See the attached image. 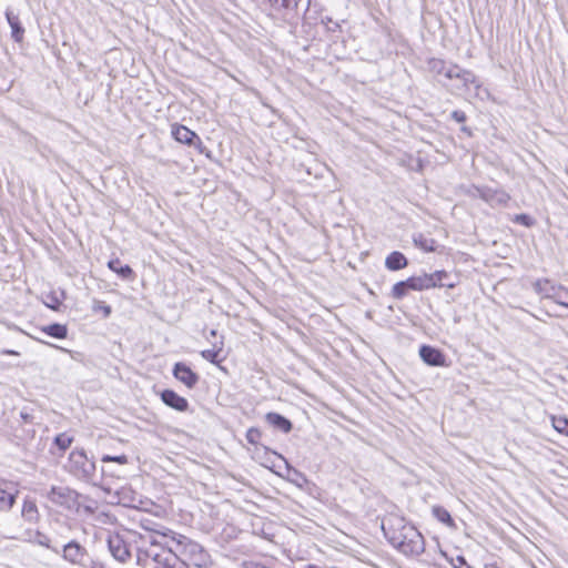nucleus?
<instances>
[{
	"label": "nucleus",
	"mask_w": 568,
	"mask_h": 568,
	"mask_svg": "<svg viewBox=\"0 0 568 568\" xmlns=\"http://www.w3.org/2000/svg\"><path fill=\"white\" fill-rule=\"evenodd\" d=\"M429 70L438 75H444L447 79V71L455 68L456 64H446L440 59H430L428 62Z\"/></svg>",
	"instance_id": "27"
},
{
	"label": "nucleus",
	"mask_w": 568,
	"mask_h": 568,
	"mask_svg": "<svg viewBox=\"0 0 568 568\" xmlns=\"http://www.w3.org/2000/svg\"><path fill=\"white\" fill-rule=\"evenodd\" d=\"M85 555V548H83L79 542L74 540L64 545L62 549L63 558L73 565H80Z\"/></svg>",
	"instance_id": "10"
},
{
	"label": "nucleus",
	"mask_w": 568,
	"mask_h": 568,
	"mask_svg": "<svg viewBox=\"0 0 568 568\" xmlns=\"http://www.w3.org/2000/svg\"><path fill=\"white\" fill-rule=\"evenodd\" d=\"M452 118L458 122V123H462V122H465L466 120V114L464 111H460V110H455L452 112Z\"/></svg>",
	"instance_id": "43"
},
{
	"label": "nucleus",
	"mask_w": 568,
	"mask_h": 568,
	"mask_svg": "<svg viewBox=\"0 0 568 568\" xmlns=\"http://www.w3.org/2000/svg\"><path fill=\"white\" fill-rule=\"evenodd\" d=\"M173 376L184 384L189 389L196 386L200 381V376L191 369L185 363L178 362L174 364L172 369Z\"/></svg>",
	"instance_id": "7"
},
{
	"label": "nucleus",
	"mask_w": 568,
	"mask_h": 568,
	"mask_svg": "<svg viewBox=\"0 0 568 568\" xmlns=\"http://www.w3.org/2000/svg\"><path fill=\"white\" fill-rule=\"evenodd\" d=\"M514 221L525 226L532 225V219L527 214H518L515 216Z\"/></svg>",
	"instance_id": "42"
},
{
	"label": "nucleus",
	"mask_w": 568,
	"mask_h": 568,
	"mask_svg": "<svg viewBox=\"0 0 568 568\" xmlns=\"http://www.w3.org/2000/svg\"><path fill=\"white\" fill-rule=\"evenodd\" d=\"M134 542H141L136 548V564L142 567H146L149 561H154V555H159L155 549L158 547L156 540L151 535H140L136 532L130 534Z\"/></svg>",
	"instance_id": "4"
},
{
	"label": "nucleus",
	"mask_w": 568,
	"mask_h": 568,
	"mask_svg": "<svg viewBox=\"0 0 568 568\" xmlns=\"http://www.w3.org/2000/svg\"><path fill=\"white\" fill-rule=\"evenodd\" d=\"M20 417L26 424H34L36 423V415H34L33 408L23 407L20 410Z\"/></svg>",
	"instance_id": "37"
},
{
	"label": "nucleus",
	"mask_w": 568,
	"mask_h": 568,
	"mask_svg": "<svg viewBox=\"0 0 568 568\" xmlns=\"http://www.w3.org/2000/svg\"><path fill=\"white\" fill-rule=\"evenodd\" d=\"M92 308L94 312H102L104 317H109L111 314V306L100 301H94Z\"/></svg>",
	"instance_id": "39"
},
{
	"label": "nucleus",
	"mask_w": 568,
	"mask_h": 568,
	"mask_svg": "<svg viewBox=\"0 0 568 568\" xmlns=\"http://www.w3.org/2000/svg\"><path fill=\"white\" fill-rule=\"evenodd\" d=\"M447 79H459L465 87L470 84H474L476 88L480 87V83L471 71L462 69L458 65L447 71Z\"/></svg>",
	"instance_id": "13"
},
{
	"label": "nucleus",
	"mask_w": 568,
	"mask_h": 568,
	"mask_svg": "<svg viewBox=\"0 0 568 568\" xmlns=\"http://www.w3.org/2000/svg\"><path fill=\"white\" fill-rule=\"evenodd\" d=\"M462 191L465 195L469 196V197H473V199H476V197H481V193H483V186H477V185H467V186H462Z\"/></svg>",
	"instance_id": "36"
},
{
	"label": "nucleus",
	"mask_w": 568,
	"mask_h": 568,
	"mask_svg": "<svg viewBox=\"0 0 568 568\" xmlns=\"http://www.w3.org/2000/svg\"><path fill=\"white\" fill-rule=\"evenodd\" d=\"M211 335H212V336H215V335H216V331L212 329V331H211Z\"/></svg>",
	"instance_id": "49"
},
{
	"label": "nucleus",
	"mask_w": 568,
	"mask_h": 568,
	"mask_svg": "<svg viewBox=\"0 0 568 568\" xmlns=\"http://www.w3.org/2000/svg\"><path fill=\"white\" fill-rule=\"evenodd\" d=\"M413 242L419 250L430 253L437 250V242L423 233H416L413 235Z\"/></svg>",
	"instance_id": "21"
},
{
	"label": "nucleus",
	"mask_w": 568,
	"mask_h": 568,
	"mask_svg": "<svg viewBox=\"0 0 568 568\" xmlns=\"http://www.w3.org/2000/svg\"><path fill=\"white\" fill-rule=\"evenodd\" d=\"M271 7L278 12H283L284 16L296 13L298 0H267Z\"/></svg>",
	"instance_id": "20"
},
{
	"label": "nucleus",
	"mask_w": 568,
	"mask_h": 568,
	"mask_svg": "<svg viewBox=\"0 0 568 568\" xmlns=\"http://www.w3.org/2000/svg\"><path fill=\"white\" fill-rule=\"evenodd\" d=\"M6 19L8 21V24L11 28V38L16 42H21L23 40L24 36V28L22 27L19 16L16 14L12 10L6 11Z\"/></svg>",
	"instance_id": "14"
},
{
	"label": "nucleus",
	"mask_w": 568,
	"mask_h": 568,
	"mask_svg": "<svg viewBox=\"0 0 568 568\" xmlns=\"http://www.w3.org/2000/svg\"><path fill=\"white\" fill-rule=\"evenodd\" d=\"M101 460L103 463L114 462V463H118L120 465H125L129 462L126 455H119V456L103 455Z\"/></svg>",
	"instance_id": "38"
},
{
	"label": "nucleus",
	"mask_w": 568,
	"mask_h": 568,
	"mask_svg": "<svg viewBox=\"0 0 568 568\" xmlns=\"http://www.w3.org/2000/svg\"><path fill=\"white\" fill-rule=\"evenodd\" d=\"M483 201L488 203L491 206L496 205H506L510 200V196L507 192L499 189H491L489 186H483L481 197Z\"/></svg>",
	"instance_id": "9"
},
{
	"label": "nucleus",
	"mask_w": 568,
	"mask_h": 568,
	"mask_svg": "<svg viewBox=\"0 0 568 568\" xmlns=\"http://www.w3.org/2000/svg\"><path fill=\"white\" fill-rule=\"evenodd\" d=\"M43 332L45 334H48L49 336L59 338V339L65 338L67 334H68L67 327L64 325L58 324V323L50 324V325L43 327Z\"/></svg>",
	"instance_id": "28"
},
{
	"label": "nucleus",
	"mask_w": 568,
	"mask_h": 568,
	"mask_svg": "<svg viewBox=\"0 0 568 568\" xmlns=\"http://www.w3.org/2000/svg\"><path fill=\"white\" fill-rule=\"evenodd\" d=\"M419 356L430 366H444L446 364L445 355L438 348L429 345H423L419 348Z\"/></svg>",
	"instance_id": "11"
},
{
	"label": "nucleus",
	"mask_w": 568,
	"mask_h": 568,
	"mask_svg": "<svg viewBox=\"0 0 568 568\" xmlns=\"http://www.w3.org/2000/svg\"><path fill=\"white\" fill-rule=\"evenodd\" d=\"M90 568H106V566L101 561H92Z\"/></svg>",
	"instance_id": "46"
},
{
	"label": "nucleus",
	"mask_w": 568,
	"mask_h": 568,
	"mask_svg": "<svg viewBox=\"0 0 568 568\" xmlns=\"http://www.w3.org/2000/svg\"><path fill=\"white\" fill-rule=\"evenodd\" d=\"M265 420L271 426H273L276 429L282 430L283 433H290L293 427L292 423L286 417H284L283 415H281L278 413H273V412L267 413L265 415Z\"/></svg>",
	"instance_id": "17"
},
{
	"label": "nucleus",
	"mask_w": 568,
	"mask_h": 568,
	"mask_svg": "<svg viewBox=\"0 0 568 568\" xmlns=\"http://www.w3.org/2000/svg\"><path fill=\"white\" fill-rule=\"evenodd\" d=\"M554 301L559 305L568 307V288L559 285L556 288Z\"/></svg>",
	"instance_id": "34"
},
{
	"label": "nucleus",
	"mask_w": 568,
	"mask_h": 568,
	"mask_svg": "<svg viewBox=\"0 0 568 568\" xmlns=\"http://www.w3.org/2000/svg\"><path fill=\"white\" fill-rule=\"evenodd\" d=\"M161 399L166 406H169L178 412H186L189 409L187 399L180 396L178 393H175L172 389H164L161 393Z\"/></svg>",
	"instance_id": "12"
},
{
	"label": "nucleus",
	"mask_w": 568,
	"mask_h": 568,
	"mask_svg": "<svg viewBox=\"0 0 568 568\" xmlns=\"http://www.w3.org/2000/svg\"><path fill=\"white\" fill-rule=\"evenodd\" d=\"M73 442V437L68 435L67 433H61L55 436L54 444L59 447L61 450H67Z\"/></svg>",
	"instance_id": "33"
},
{
	"label": "nucleus",
	"mask_w": 568,
	"mask_h": 568,
	"mask_svg": "<svg viewBox=\"0 0 568 568\" xmlns=\"http://www.w3.org/2000/svg\"><path fill=\"white\" fill-rule=\"evenodd\" d=\"M6 353H7V354H12V355H16V354H17V352H14V351H7Z\"/></svg>",
	"instance_id": "48"
},
{
	"label": "nucleus",
	"mask_w": 568,
	"mask_h": 568,
	"mask_svg": "<svg viewBox=\"0 0 568 568\" xmlns=\"http://www.w3.org/2000/svg\"><path fill=\"white\" fill-rule=\"evenodd\" d=\"M194 146H196L200 151V153H205L206 156L211 158V152L207 151L206 149V145L205 144H202V143H199V144H193Z\"/></svg>",
	"instance_id": "44"
},
{
	"label": "nucleus",
	"mask_w": 568,
	"mask_h": 568,
	"mask_svg": "<svg viewBox=\"0 0 568 568\" xmlns=\"http://www.w3.org/2000/svg\"><path fill=\"white\" fill-rule=\"evenodd\" d=\"M534 287L538 294L542 295L546 298L554 300L556 288L558 286L551 283L549 280H538L535 282Z\"/></svg>",
	"instance_id": "24"
},
{
	"label": "nucleus",
	"mask_w": 568,
	"mask_h": 568,
	"mask_svg": "<svg viewBox=\"0 0 568 568\" xmlns=\"http://www.w3.org/2000/svg\"><path fill=\"white\" fill-rule=\"evenodd\" d=\"M65 469L82 481L95 486L100 485L95 463L87 456L84 449L77 448L70 453Z\"/></svg>",
	"instance_id": "3"
},
{
	"label": "nucleus",
	"mask_w": 568,
	"mask_h": 568,
	"mask_svg": "<svg viewBox=\"0 0 568 568\" xmlns=\"http://www.w3.org/2000/svg\"><path fill=\"white\" fill-rule=\"evenodd\" d=\"M260 436H261V433L257 428H250L246 433V439L251 444H256Z\"/></svg>",
	"instance_id": "40"
},
{
	"label": "nucleus",
	"mask_w": 568,
	"mask_h": 568,
	"mask_svg": "<svg viewBox=\"0 0 568 568\" xmlns=\"http://www.w3.org/2000/svg\"><path fill=\"white\" fill-rule=\"evenodd\" d=\"M171 136L175 142H194V139H199L195 132L179 123L171 125Z\"/></svg>",
	"instance_id": "15"
},
{
	"label": "nucleus",
	"mask_w": 568,
	"mask_h": 568,
	"mask_svg": "<svg viewBox=\"0 0 568 568\" xmlns=\"http://www.w3.org/2000/svg\"><path fill=\"white\" fill-rule=\"evenodd\" d=\"M47 497L55 505L70 507L77 499V493L69 487L52 486Z\"/></svg>",
	"instance_id": "6"
},
{
	"label": "nucleus",
	"mask_w": 568,
	"mask_h": 568,
	"mask_svg": "<svg viewBox=\"0 0 568 568\" xmlns=\"http://www.w3.org/2000/svg\"><path fill=\"white\" fill-rule=\"evenodd\" d=\"M34 540H36V542H37L38 545H40V546H42V547H45V548H48V549H51V550H52V551H54L55 554H59V552H60L58 548L52 547V546L50 545V538H49L47 535H44V534H42V532H40V531H37V534H36V539H34Z\"/></svg>",
	"instance_id": "35"
},
{
	"label": "nucleus",
	"mask_w": 568,
	"mask_h": 568,
	"mask_svg": "<svg viewBox=\"0 0 568 568\" xmlns=\"http://www.w3.org/2000/svg\"><path fill=\"white\" fill-rule=\"evenodd\" d=\"M332 22V19L326 17L325 19H322V23H328Z\"/></svg>",
	"instance_id": "47"
},
{
	"label": "nucleus",
	"mask_w": 568,
	"mask_h": 568,
	"mask_svg": "<svg viewBox=\"0 0 568 568\" xmlns=\"http://www.w3.org/2000/svg\"><path fill=\"white\" fill-rule=\"evenodd\" d=\"M317 7H318V4H317V3H314V4H313V8L315 9V12H317V11L320 10V8H317ZM311 11H312V1H311V0H308V2H307V10H306V13H307V12H311Z\"/></svg>",
	"instance_id": "45"
},
{
	"label": "nucleus",
	"mask_w": 568,
	"mask_h": 568,
	"mask_svg": "<svg viewBox=\"0 0 568 568\" xmlns=\"http://www.w3.org/2000/svg\"><path fill=\"white\" fill-rule=\"evenodd\" d=\"M433 515L437 520L445 524L446 526H448V527L454 526V520H453L450 514L444 507H442V506L433 507Z\"/></svg>",
	"instance_id": "30"
},
{
	"label": "nucleus",
	"mask_w": 568,
	"mask_h": 568,
	"mask_svg": "<svg viewBox=\"0 0 568 568\" xmlns=\"http://www.w3.org/2000/svg\"><path fill=\"white\" fill-rule=\"evenodd\" d=\"M108 267L123 280H128L133 276V270L129 265H122L119 258L110 260Z\"/></svg>",
	"instance_id": "25"
},
{
	"label": "nucleus",
	"mask_w": 568,
	"mask_h": 568,
	"mask_svg": "<svg viewBox=\"0 0 568 568\" xmlns=\"http://www.w3.org/2000/svg\"><path fill=\"white\" fill-rule=\"evenodd\" d=\"M407 264L408 261L406 256L398 251L392 252L390 254L387 255L385 260V266L389 271H399L402 268H405Z\"/></svg>",
	"instance_id": "19"
},
{
	"label": "nucleus",
	"mask_w": 568,
	"mask_h": 568,
	"mask_svg": "<svg viewBox=\"0 0 568 568\" xmlns=\"http://www.w3.org/2000/svg\"><path fill=\"white\" fill-rule=\"evenodd\" d=\"M17 487L11 481L0 483V510L9 511L16 503Z\"/></svg>",
	"instance_id": "8"
},
{
	"label": "nucleus",
	"mask_w": 568,
	"mask_h": 568,
	"mask_svg": "<svg viewBox=\"0 0 568 568\" xmlns=\"http://www.w3.org/2000/svg\"><path fill=\"white\" fill-rule=\"evenodd\" d=\"M108 547L115 560L126 562L131 557L129 545L124 537L120 534H110L108 537Z\"/></svg>",
	"instance_id": "5"
},
{
	"label": "nucleus",
	"mask_w": 568,
	"mask_h": 568,
	"mask_svg": "<svg viewBox=\"0 0 568 568\" xmlns=\"http://www.w3.org/2000/svg\"><path fill=\"white\" fill-rule=\"evenodd\" d=\"M222 347H223V342H220L219 346L216 344H214L213 348L202 351L201 356L212 364H217L221 362L219 356H220V353L222 352Z\"/></svg>",
	"instance_id": "29"
},
{
	"label": "nucleus",
	"mask_w": 568,
	"mask_h": 568,
	"mask_svg": "<svg viewBox=\"0 0 568 568\" xmlns=\"http://www.w3.org/2000/svg\"><path fill=\"white\" fill-rule=\"evenodd\" d=\"M21 515L29 523H37L40 518L39 510L34 500L24 499Z\"/></svg>",
	"instance_id": "22"
},
{
	"label": "nucleus",
	"mask_w": 568,
	"mask_h": 568,
	"mask_svg": "<svg viewBox=\"0 0 568 568\" xmlns=\"http://www.w3.org/2000/svg\"><path fill=\"white\" fill-rule=\"evenodd\" d=\"M554 428L562 434L568 435V418L564 416H552L551 418Z\"/></svg>",
	"instance_id": "32"
},
{
	"label": "nucleus",
	"mask_w": 568,
	"mask_h": 568,
	"mask_svg": "<svg viewBox=\"0 0 568 568\" xmlns=\"http://www.w3.org/2000/svg\"><path fill=\"white\" fill-rule=\"evenodd\" d=\"M400 163L410 171L420 172L424 169L425 161L418 155H404L400 159Z\"/></svg>",
	"instance_id": "26"
},
{
	"label": "nucleus",
	"mask_w": 568,
	"mask_h": 568,
	"mask_svg": "<svg viewBox=\"0 0 568 568\" xmlns=\"http://www.w3.org/2000/svg\"><path fill=\"white\" fill-rule=\"evenodd\" d=\"M432 278L436 283V287L454 288L457 285V281L453 280L452 275L443 270L432 273Z\"/></svg>",
	"instance_id": "23"
},
{
	"label": "nucleus",
	"mask_w": 568,
	"mask_h": 568,
	"mask_svg": "<svg viewBox=\"0 0 568 568\" xmlns=\"http://www.w3.org/2000/svg\"><path fill=\"white\" fill-rule=\"evenodd\" d=\"M382 530L390 545L405 556H419L425 550L423 535L399 516L383 519Z\"/></svg>",
	"instance_id": "1"
},
{
	"label": "nucleus",
	"mask_w": 568,
	"mask_h": 568,
	"mask_svg": "<svg viewBox=\"0 0 568 568\" xmlns=\"http://www.w3.org/2000/svg\"><path fill=\"white\" fill-rule=\"evenodd\" d=\"M172 540L175 541V547L172 550L176 559L181 558L182 561L199 568L205 567L210 562L209 554L199 542L184 535H174Z\"/></svg>",
	"instance_id": "2"
},
{
	"label": "nucleus",
	"mask_w": 568,
	"mask_h": 568,
	"mask_svg": "<svg viewBox=\"0 0 568 568\" xmlns=\"http://www.w3.org/2000/svg\"><path fill=\"white\" fill-rule=\"evenodd\" d=\"M450 562L454 568H473L467 564L466 559L463 556L452 558Z\"/></svg>",
	"instance_id": "41"
},
{
	"label": "nucleus",
	"mask_w": 568,
	"mask_h": 568,
	"mask_svg": "<svg viewBox=\"0 0 568 568\" xmlns=\"http://www.w3.org/2000/svg\"><path fill=\"white\" fill-rule=\"evenodd\" d=\"M486 568H498V567H497V566H495V565H489V566H487Z\"/></svg>",
	"instance_id": "50"
},
{
	"label": "nucleus",
	"mask_w": 568,
	"mask_h": 568,
	"mask_svg": "<svg viewBox=\"0 0 568 568\" xmlns=\"http://www.w3.org/2000/svg\"><path fill=\"white\" fill-rule=\"evenodd\" d=\"M409 290L410 285L408 278L405 281H399L396 284H394L392 288V296L396 300H402L407 295Z\"/></svg>",
	"instance_id": "31"
},
{
	"label": "nucleus",
	"mask_w": 568,
	"mask_h": 568,
	"mask_svg": "<svg viewBox=\"0 0 568 568\" xmlns=\"http://www.w3.org/2000/svg\"><path fill=\"white\" fill-rule=\"evenodd\" d=\"M410 290L425 291L436 287V283L432 278V274L424 273L418 276L408 277Z\"/></svg>",
	"instance_id": "16"
},
{
	"label": "nucleus",
	"mask_w": 568,
	"mask_h": 568,
	"mask_svg": "<svg viewBox=\"0 0 568 568\" xmlns=\"http://www.w3.org/2000/svg\"><path fill=\"white\" fill-rule=\"evenodd\" d=\"M175 560L176 558L172 549H160L159 555H154L153 568H173Z\"/></svg>",
	"instance_id": "18"
}]
</instances>
